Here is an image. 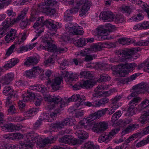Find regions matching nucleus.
<instances>
[{
	"instance_id": "nucleus-41",
	"label": "nucleus",
	"mask_w": 149,
	"mask_h": 149,
	"mask_svg": "<svg viewBox=\"0 0 149 149\" xmlns=\"http://www.w3.org/2000/svg\"><path fill=\"white\" fill-rule=\"evenodd\" d=\"M111 77L107 74H103L100 75V78L98 79L99 82L102 81H109L111 79Z\"/></svg>"
},
{
	"instance_id": "nucleus-14",
	"label": "nucleus",
	"mask_w": 149,
	"mask_h": 149,
	"mask_svg": "<svg viewBox=\"0 0 149 149\" xmlns=\"http://www.w3.org/2000/svg\"><path fill=\"white\" fill-rule=\"evenodd\" d=\"M61 75L62 77L65 78L67 82L75 81L78 77V75L76 74H70L67 71H65L61 72Z\"/></svg>"
},
{
	"instance_id": "nucleus-61",
	"label": "nucleus",
	"mask_w": 149,
	"mask_h": 149,
	"mask_svg": "<svg viewBox=\"0 0 149 149\" xmlns=\"http://www.w3.org/2000/svg\"><path fill=\"white\" fill-rule=\"evenodd\" d=\"M75 111V117L77 118H79L84 115V111L82 110H78Z\"/></svg>"
},
{
	"instance_id": "nucleus-49",
	"label": "nucleus",
	"mask_w": 149,
	"mask_h": 149,
	"mask_svg": "<svg viewBox=\"0 0 149 149\" xmlns=\"http://www.w3.org/2000/svg\"><path fill=\"white\" fill-rule=\"evenodd\" d=\"M80 95L79 94H74L70 97L68 98L67 100L68 102L72 101L76 102L79 99Z\"/></svg>"
},
{
	"instance_id": "nucleus-32",
	"label": "nucleus",
	"mask_w": 149,
	"mask_h": 149,
	"mask_svg": "<svg viewBox=\"0 0 149 149\" xmlns=\"http://www.w3.org/2000/svg\"><path fill=\"white\" fill-rule=\"evenodd\" d=\"M94 82L91 81H84L81 82L80 85L82 88L88 89L91 88L94 86Z\"/></svg>"
},
{
	"instance_id": "nucleus-5",
	"label": "nucleus",
	"mask_w": 149,
	"mask_h": 149,
	"mask_svg": "<svg viewBox=\"0 0 149 149\" xmlns=\"http://www.w3.org/2000/svg\"><path fill=\"white\" fill-rule=\"evenodd\" d=\"M50 102L48 103L46 109L48 110L53 109L54 107V104H57V107L60 109L63 108L65 104V101L62 99L60 97L58 96H52L49 99Z\"/></svg>"
},
{
	"instance_id": "nucleus-45",
	"label": "nucleus",
	"mask_w": 149,
	"mask_h": 149,
	"mask_svg": "<svg viewBox=\"0 0 149 149\" xmlns=\"http://www.w3.org/2000/svg\"><path fill=\"white\" fill-rule=\"evenodd\" d=\"M14 20H10V21L5 20L2 23L3 26L2 28L4 30H5L7 28L9 27L10 26L13 25L15 23H13V21Z\"/></svg>"
},
{
	"instance_id": "nucleus-59",
	"label": "nucleus",
	"mask_w": 149,
	"mask_h": 149,
	"mask_svg": "<svg viewBox=\"0 0 149 149\" xmlns=\"http://www.w3.org/2000/svg\"><path fill=\"white\" fill-rule=\"evenodd\" d=\"M15 48V45H12L7 50L6 56H10L14 51V49Z\"/></svg>"
},
{
	"instance_id": "nucleus-26",
	"label": "nucleus",
	"mask_w": 149,
	"mask_h": 149,
	"mask_svg": "<svg viewBox=\"0 0 149 149\" xmlns=\"http://www.w3.org/2000/svg\"><path fill=\"white\" fill-rule=\"evenodd\" d=\"M28 11L27 8H24L21 12L19 14L17 17L12 22L13 23H17L20 20H22L25 18L26 14Z\"/></svg>"
},
{
	"instance_id": "nucleus-55",
	"label": "nucleus",
	"mask_w": 149,
	"mask_h": 149,
	"mask_svg": "<svg viewBox=\"0 0 149 149\" xmlns=\"http://www.w3.org/2000/svg\"><path fill=\"white\" fill-rule=\"evenodd\" d=\"M122 114L120 111H118V112L115 113L113 115L112 117L111 118V120L112 121L116 120L121 116Z\"/></svg>"
},
{
	"instance_id": "nucleus-8",
	"label": "nucleus",
	"mask_w": 149,
	"mask_h": 149,
	"mask_svg": "<svg viewBox=\"0 0 149 149\" xmlns=\"http://www.w3.org/2000/svg\"><path fill=\"white\" fill-rule=\"evenodd\" d=\"M111 31V30L110 29L104 28L103 26H101L97 28L95 30L92 31V33L95 36L98 35L102 36V38L104 39H108V37L107 35Z\"/></svg>"
},
{
	"instance_id": "nucleus-43",
	"label": "nucleus",
	"mask_w": 149,
	"mask_h": 149,
	"mask_svg": "<svg viewBox=\"0 0 149 149\" xmlns=\"http://www.w3.org/2000/svg\"><path fill=\"white\" fill-rule=\"evenodd\" d=\"M144 18L143 15L141 13L137 14L136 16L134 15L130 18V20L134 22H138L142 20Z\"/></svg>"
},
{
	"instance_id": "nucleus-37",
	"label": "nucleus",
	"mask_w": 149,
	"mask_h": 149,
	"mask_svg": "<svg viewBox=\"0 0 149 149\" xmlns=\"http://www.w3.org/2000/svg\"><path fill=\"white\" fill-rule=\"evenodd\" d=\"M141 100V98L140 97H135L130 101L128 105L133 107H135Z\"/></svg>"
},
{
	"instance_id": "nucleus-25",
	"label": "nucleus",
	"mask_w": 149,
	"mask_h": 149,
	"mask_svg": "<svg viewBox=\"0 0 149 149\" xmlns=\"http://www.w3.org/2000/svg\"><path fill=\"white\" fill-rule=\"evenodd\" d=\"M135 3L137 5H139L144 10V11L147 13V15L148 17H149V6L146 4L145 3L141 0H134Z\"/></svg>"
},
{
	"instance_id": "nucleus-47",
	"label": "nucleus",
	"mask_w": 149,
	"mask_h": 149,
	"mask_svg": "<svg viewBox=\"0 0 149 149\" xmlns=\"http://www.w3.org/2000/svg\"><path fill=\"white\" fill-rule=\"evenodd\" d=\"M115 21L117 23L123 22L125 21L124 16L121 15H117L115 17Z\"/></svg>"
},
{
	"instance_id": "nucleus-20",
	"label": "nucleus",
	"mask_w": 149,
	"mask_h": 149,
	"mask_svg": "<svg viewBox=\"0 0 149 149\" xmlns=\"http://www.w3.org/2000/svg\"><path fill=\"white\" fill-rule=\"evenodd\" d=\"M149 100L148 99H145L138 106L137 110L141 111L145 108V111H149Z\"/></svg>"
},
{
	"instance_id": "nucleus-62",
	"label": "nucleus",
	"mask_w": 149,
	"mask_h": 149,
	"mask_svg": "<svg viewBox=\"0 0 149 149\" xmlns=\"http://www.w3.org/2000/svg\"><path fill=\"white\" fill-rule=\"evenodd\" d=\"M29 24V23L27 19H26L24 21H22L20 24V27L22 29H24Z\"/></svg>"
},
{
	"instance_id": "nucleus-23",
	"label": "nucleus",
	"mask_w": 149,
	"mask_h": 149,
	"mask_svg": "<svg viewBox=\"0 0 149 149\" xmlns=\"http://www.w3.org/2000/svg\"><path fill=\"white\" fill-rule=\"evenodd\" d=\"M139 127L138 124H130L127 128L122 131L123 135L127 134L134 130L137 129Z\"/></svg>"
},
{
	"instance_id": "nucleus-17",
	"label": "nucleus",
	"mask_w": 149,
	"mask_h": 149,
	"mask_svg": "<svg viewBox=\"0 0 149 149\" xmlns=\"http://www.w3.org/2000/svg\"><path fill=\"white\" fill-rule=\"evenodd\" d=\"M136 86L137 88L136 90L140 94L145 92L149 93V83H141Z\"/></svg>"
},
{
	"instance_id": "nucleus-40",
	"label": "nucleus",
	"mask_w": 149,
	"mask_h": 149,
	"mask_svg": "<svg viewBox=\"0 0 149 149\" xmlns=\"http://www.w3.org/2000/svg\"><path fill=\"white\" fill-rule=\"evenodd\" d=\"M129 57H131L130 60L132 58L133 55L137 52L141 51V49L139 47L131 49H127Z\"/></svg>"
},
{
	"instance_id": "nucleus-50",
	"label": "nucleus",
	"mask_w": 149,
	"mask_h": 149,
	"mask_svg": "<svg viewBox=\"0 0 149 149\" xmlns=\"http://www.w3.org/2000/svg\"><path fill=\"white\" fill-rule=\"evenodd\" d=\"M120 130V128H117L112 130L108 133V134L111 140L116 134Z\"/></svg>"
},
{
	"instance_id": "nucleus-44",
	"label": "nucleus",
	"mask_w": 149,
	"mask_h": 149,
	"mask_svg": "<svg viewBox=\"0 0 149 149\" xmlns=\"http://www.w3.org/2000/svg\"><path fill=\"white\" fill-rule=\"evenodd\" d=\"M71 137V136L70 135H65L62 138L59 139V141L60 142H61L66 144H68Z\"/></svg>"
},
{
	"instance_id": "nucleus-9",
	"label": "nucleus",
	"mask_w": 149,
	"mask_h": 149,
	"mask_svg": "<svg viewBox=\"0 0 149 149\" xmlns=\"http://www.w3.org/2000/svg\"><path fill=\"white\" fill-rule=\"evenodd\" d=\"M109 45L113 47L115 46V45L112 43H110L109 44L107 43L102 44L100 43L94 44L90 46L88 49L89 50L90 53L91 52H96L98 51L102 50V49L106 47V45Z\"/></svg>"
},
{
	"instance_id": "nucleus-58",
	"label": "nucleus",
	"mask_w": 149,
	"mask_h": 149,
	"mask_svg": "<svg viewBox=\"0 0 149 149\" xmlns=\"http://www.w3.org/2000/svg\"><path fill=\"white\" fill-rule=\"evenodd\" d=\"M132 120L131 118H125L123 120H120V122L122 125H125L130 123Z\"/></svg>"
},
{
	"instance_id": "nucleus-6",
	"label": "nucleus",
	"mask_w": 149,
	"mask_h": 149,
	"mask_svg": "<svg viewBox=\"0 0 149 149\" xmlns=\"http://www.w3.org/2000/svg\"><path fill=\"white\" fill-rule=\"evenodd\" d=\"M91 126L93 132L97 134H101L108 128V124L104 121L96 123L93 122L91 123Z\"/></svg>"
},
{
	"instance_id": "nucleus-42",
	"label": "nucleus",
	"mask_w": 149,
	"mask_h": 149,
	"mask_svg": "<svg viewBox=\"0 0 149 149\" xmlns=\"http://www.w3.org/2000/svg\"><path fill=\"white\" fill-rule=\"evenodd\" d=\"M31 70L34 77L39 74L42 71V68L39 66L34 67Z\"/></svg>"
},
{
	"instance_id": "nucleus-30",
	"label": "nucleus",
	"mask_w": 149,
	"mask_h": 149,
	"mask_svg": "<svg viewBox=\"0 0 149 149\" xmlns=\"http://www.w3.org/2000/svg\"><path fill=\"white\" fill-rule=\"evenodd\" d=\"M37 44V42H36L35 43L31 44L25 46H24L20 47L18 49V51L19 53H22L24 51H27L31 50L36 46Z\"/></svg>"
},
{
	"instance_id": "nucleus-28",
	"label": "nucleus",
	"mask_w": 149,
	"mask_h": 149,
	"mask_svg": "<svg viewBox=\"0 0 149 149\" xmlns=\"http://www.w3.org/2000/svg\"><path fill=\"white\" fill-rule=\"evenodd\" d=\"M118 67L122 69H126L129 72H131L134 69V64L132 63L120 64L118 65Z\"/></svg>"
},
{
	"instance_id": "nucleus-57",
	"label": "nucleus",
	"mask_w": 149,
	"mask_h": 149,
	"mask_svg": "<svg viewBox=\"0 0 149 149\" xmlns=\"http://www.w3.org/2000/svg\"><path fill=\"white\" fill-rule=\"evenodd\" d=\"M119 107V106L118 105H115L111 107L109 109L108 108V114L111 115Z\"/></svg>"
},
{
	"instance_id": "nucleus-2",
	"label": "nucleus",
	"mask_w": 149,
	"mask_h": 149,
	"mask_svg": "<svg viewBox=\"0 0 149 149\" xmlns=\"http://www.w3.org/2000/svg\"><path fill=\"white\" fill-rule=\"evenodd\" d=\"M57 3V2L56 1H52V0H44L43 3L38 5V9L47 15H53L55 14L56 10L54 9H51L50 7L54 6Z\"/></svg>"
},
{
	"instance_id": "nucleus-33",
	"label": "nucleus",
	"mask_w": 149,
	"mask_h": 149,
	"mask_svg": "<svg viewBox=\"0 0 149 149\" xmlns=\"http://www.w3.org/2000/svg\"><path fill=\"white\" fill-rule=\"evenodd\" d=\"M75 134L79 138L84 140L87 139L88 137V133L82 130H78L75 132Z\"/></svg>"
},
{
	"instance_id": "nucleus-18",
	"label": "nucleus",
	"mask_w": 149,
	"mask_h": 149,
	"mask_svg": "<svg viewBox=\"0 0 149 149\" xmlns=\"http://www.w3.org/2000/svg\"><path fill=\"white\" fill-rule=\"evenodd\" d=\"M134 41H131L130 39H125V45H128L134 43V45L136 46L149 45V40H141L135 43H134Z\"/></svg>"
},
{
	"instance_id": "nucleus-34",
	"label": "nucleus",
	"mask_w": 149,
	"mask_h": 149,
	"mask_svg": "<svg viewBox=\"0 0 149 149\" xmlns=\"http://www.w3.org/2000/svg\"><path fill=\"white\" fill-rule=\"evenodd\" d=\"M111 140L108 133L105 132L103 133L100 136L98 139V141L102 143L105 141H109Z\"/></svg>"
},
{
	"instance_id": "nucleus-7",
	"label": "nucleus",
	"mask_w": 149,
	"mask_h": 149,
	"mask_svg": "<svg viewBox=\"0 0 149 149\" xmlns=\"http://www.w3.org/2000/svg\"><path fill=\"white\" fill-rule=\"evenodd\" d=\"M48 21V19H46L44 21V19L43 17H39L33 26L35 31L37 33H41L44 31L43 27L45 25H47Z\"/></svg>"
},
{
	"instance_id": "nucleus-39",
	"label": "nucleus",
	"mask_w": 149,
	"mask_h": 149,
	"mask_svg": "<svg viewBox=\"0 0 149 149\" xmlns=\"http://www.w3.org/2000/svg\"><path fill=\"white\" fill-rule=\"evenodd\" d=\"M80 75L81 77L84 78L91 79L93 76V72L90 71H82L80 72Z\"/></svg>"
},
{
	"instance_id": "nucleus-36",
	"label": "nucleus",
	"mask_w": 149,
	"mask_h": 149,
	"mask_svg": "<svg viewBox=\"0 0 149 149\" xmlns=\"http://www.w3.org/2000/svg\"><path fill=\"white\" fill-rule=\"evenodd\" d=\"M43 113L41 115V118H39V120H38L34 125V128L36 129L38 127H39L42 124V122L43 120L46 119L47 117V115Z\"/></svg>"
},
{
	"instance_id": "nucleus-31",
	"label": "nucleus",
	"mask_w": 149,
	"mask_h": 149,
	"mask_svg": "<svg viewBox=\"0 0 149 149\" xmlns=\"http://www.w3.org/2000/svg\"><path fill=\"white\" fill-rule=\"evenodd\" d=\"M22 97L24 102H28L34 99L35 97V95L32 92L27 91V93L22 95Z\"/></svg>"
},
{
	"instance_id": "nucleus-56",
	"label": "nucleus",
	"mask_w": 149,
	"mask_h": 149,
	"mask_svg": "<svg viewBox=\"0 0 149 149\" xmlns=\"http://www.w3.org/2000/svg\"><path fill=\"white\" fill-rule=\"evenodd\" d=\"M148 143H149V135L147 136L146 140H142L137 143L136 145V146L138 147H140Z\"/></svg>"
},
{
	"instance_id": "nucleus-51",
	"label": "nucleus",
	"mask_w": 149,
	"mask_h": 149,
	"mask_svg": "<svg viewBox=\"0 0 149 149\" xmlns=\"http://www.w3.org/2000/svg\"><path fill=\"white\" fill-rule=\"evenodd\" d=\"M58 63H60V68L62 70H63L65 69L66 66L68 64V61L66 59H63L61 61H59Z\"/></svg>"
},
{
	"instance_id": "nucleus-12",
	"label": "nucleus",
	"mask_w": 149,
	"mask_h": 149,
	"mask_svg": "<svg viewBox=\"0 0 149 149\" xmlns=\"http://www.w3.org/2000/svg\"><path fill=\"white\" fill-rule=\"evenodd\" d=\"M62 77H56L54 79H53L52 81L51 80H48L47 83L48 84H50V85L53 90H58L60 88L61 82L62 81Z\"/></svg>"
},
{
	"instance_id": "nucleus-22",
	"label": "nucleus",
	"mask_w": 149,
	"mask_h": 149,
	"mask_svg": "<svg viewBox=\"0 0 149 149\" xmlns=\"http://www.w3.org/2000/svg\"><path fill=\"white\" fill-rule=\"evenodd\" d=\"M39 111V109L38 108H31L24 113V116L26 118V119H28L29 117L33 116L38 113Z\"/></svg>"
},
{
	"instance_id": "nucleus-52",
	"label": "nucleus",
	"mask_w": 149,
	"mask_h": 149,
	"mask_svg": "<svg viewBox=\"0 0 149 149\" xmlns=\"http://www.w3.org/2000/svg\"><path fill=\"white\" fill-rule=\"evenodd\" d=\"M79 27L78 26H74L73 30L72 33L75 35H82L83 34V31L82 30L79 29Z\"/></svg>"
},
{
	"instance_id": "nucleus-21",
	"label": "nucleus",
	"mask_w": 149,
	"mask_h": 149,
	"mask_svg": "<svg viewBox=\"0 0 149 149\" xmlns=\"http://www.w3.org/2000/svg\"><path fill=\"white\" fill-rule=\"evenodd\" d=\"M127 49L122 51L116 50L115 53L116 54L120 56V57H123L125 58V61L127 62V61L130 60L131 57H129Z\"/></svg>"
},
{
	"instance_id": "nucleus-16",
	"label": "nucleus",
	"mask_w": 149,
	"mask_h": 149,
	"mask_svg": "<svg viewBox=\"0 0 149 149\" xmlns=\"http://www.w3.org/2000/svg\"><path fill=\"white\" fill-rule=\"evenodd\" d=\"M37 142V143H39L43 145H46L49 143H52L54 142L56 140V138L52 137L49 138H46L43 139L42 138L39 137V136L37 135L36 137Z\"/></svg>"
},
{
	"instance_id": "nucleus-15",
	"label": "nucleus",
	"mask_w": 149,
	"mask_h": 149,
	"mask_svg": "<svg viewBox=\"0 0 149 149\" xmlns=\"http://www.w3.org/2000/svg\"><path fill=\"white\" fill-rule=\"evenodd\" d=\"M83 2L84 4L79 11V15L81 17L85 15L89 10L91 4L90 1L88 0H83Z\"/></svg>"
},
{
	"instance_id": "nucleus-53",
	"label": "nucleus",
	"mask_w": 149,
	"mask_h": 149,
	"mask_svg": "<svg viewBox=\"0 0 149 149\" xmlns=\"http://www.w3.org/2000/svg\"><path fill=\"white\" fill-rule=\"evenodd\" d=\"M26 38V35L25 34H24L22 35L20 38L19 39L18 37H17L16 39L15 42L19 45H20L23 43Z\"/></svg>"
},
{
	"instance_id": "nucleus-46",
	"label": "nucleus",
	"mask_w": 149,
	"mask_h": 149,
	"mask_svg": "<svg viewBox=\"0 0 149 149\" xmlns=\"http://www.w3.org/2000/svg\"><path fill=\"white\" fill-rule=\"evenodd\" d=\"M6 13L9 17L10 20L15 19L16 13L13 11V10H8L6 11Z\"/></svg>"
},
{
	"instance_id": "nucleus-64",
	"label": "nucleus",
	"mask_w": 149,
	"mask_h": 149,
	"mask_svg": "<svg viewBox=\"0 0 149 149\" xmlns=\"http://www.w3.org/2000/svg\"><path fill=\"white\" fill-rule=\"evenodd\" d=\"M8 33L12 36L15 39L18 37L17 31L15 29H11Z\"/></svg>"
},
{
	"instance_id": "nucleus-3",
	"label": "nucleus",
	"mask_w": 149,
	"mask_h": 149,
	"mask_svg": "<svg viewBox=\"0 0 149 149\" xmlns=\"http://www.w3.org/2000/svg\"><path fill=\"white\" fill-rule=\"evenodd\" d=\"M53 40L51 38L45 37L42 38L41 44L38 48L39 50H46L51 52H54V55L56 56V46L52 44Z\"/></svg>"
},
{
	"instance_id": "nucleus-24",
	"label": "nucleus",
	"mask_w": 149,
	"mask_h": 149,
	"mask_svg": "<svg viewBox=\"0 0 149 149\" xmlns=\"http://www.w3.org/2000/svg\"><path fill=\"white\" fill-rule=\"evenodd\" d=\"M14 74L9 73L6 74L2 79V81L3 84H9L14 78Z\"/></svg>"
},
{
	"instance_id": "nucleus-38",
	"label": "nucleus",
	"mask_w": 149,
	"mask_h": 149,
	"mask_svg": "<svg viewBox=\"0 0 149 149\" xmlns=\"http://www.w3.org/2000/svg\"><path fill=\"white\" fill-rule=\"evenodd\" d=\"M125 58L123 57H120V56H117L114 58H111L110 59V61L112 63H119L120 62H126Z\"/></svg>"
},
{
	"instance_id": "nucleus-54",
	"label": "nucleus",
	"mask_w": 149,
	"mask_h": 149,
	"mask_svg": "<svg viewBox=\"0 0 149 149\" xmlns=\"http://www.w3.org/2000/svg\"><path fill=\"white\" fill-rule=\"evenodd\" d=\"M94 146L93 143L88 142L83 145L82 149H91L93 148Z\"/></svg>"
},
{
	"instance_id": "nucleus-13",
	"label": "nucleus",
	"mask_w": 149,
	"mask_h": 149,
	"mask_svg": "<svg viewBox=\"0 0 149 149\" xmlns=\"http://www.w3.org/2000/svg\"><path fill=\"white\" fill-rule=\"evenodd\" d=\"M109 85L106 84H103L100 86H98L95 89V93L93 94L94 97H98L102 95V91L107 90L108 88Z\"/></svg>"
},
{
	"instance_id": "nucleus-11",
	"label": "nucleus",
	"mask_w": 149,
	"mask_h": 149,
	"mask_svg": "<svg viewBox=\"0 0 149 149\" xmlns=\"http://www.w3.org/2000/svg\"><path fill=\"white\" fill-rule=\"evenodd\" d=\"M100 19L104 22H111L114 19V15L110 11H106L102 12L99 16Z\"/></svg>"
},
{
	"instance_id": "nucleus-10",
	"label": "nucleus",
	"mask_w": 149,
	"mask_h": 149,
	"mask_svg": "<svg viewBox=\"0 0 149 149\" xmlns=\"http://www.w3.org/2000/svg\"><path fill=\"white\" fill-rule=\"evenodd\" d=\"M79 3H77L78 6L75 7L74 8L67 10L65 11L64 15V20L65 21L68 22L72 20V15L78 12L79 8Z\"/></svg>"
},
{
	"instance_id": "nucleus-29",
	"label": "nucleus",
	"mask_w": 149,
	"mask_h": 149,
	"mask_svg": "<svg viewBox=\"0 0 149 149\" xmlns=\"http://www.w3.org/2000/svg\"><path fill=\"white\" fill-rule=\"evenodd\" d=\"M149 120V111H144L143 114L141 115L139 118V120L142 124H144L146 123Z\"/></svg>"
},
{
	"instance_id": "nucleus-1",
	"label": "nucleus",
	"mask_w": 149,
	"mask_h": 149,
	"mask_svg": "<svg viewBox=\"0 0 149 149\" xmlns=\"http://www.w3.org/2000/svg\"><path fill=\"white\" fill-rule=\"evenodd\" d=\"M108 111V108H105L102 110H100L90 115V117L83 119V120L80 122V124L84 126V128L86 130H88L90 127L88 124L91 121L95 120L97 118H99L104 116Z\"/></svg>"
},
{
	"instance_id": "nucleus-63",
	"label": "nucleus",
	"mask_w": 149,
	"mask_h": 149,
	"mask_svg": "<svg viewBox=\"0 0 149 149\" xmlns=\"http://www.w3.org/2000/svg\"><path fill=\"white\" fill-rule=\"evenodd\" d=\"M79 140H77L74 138H72L71 136L68 144L71 145H74L79 143Z\"/></svg>"
},
{
	"instance_id": "nucleus-60",
	"label": "nucleus",
	"mask_w": 149,
	"mask_h": 149,
	"mask_svg": "<svg viewBox=\"0 0 149 149\" xmlns=\"http://www.w3.org/2000/svg\"><path fill=\"white\" fill-rule=\"evenodd\" d=\"M134 89V92H132V93L130 95H129L127 97V99L128 100L131 99L132 97L136 96L137 94H140L136 90L137 88L136 86H135V88Z\"/></svg>"
},
{
	"instance_id": "nucleus-48",
	"label": "nucleus",
	"mask_w": 149,
	"mask_h": 149,
	"mask_svg": "<svg viewBox=\"0 0 149 149\" xmlns=\"http://www.w3.org/2000/svg\"><path fill=\"white\" fill-rule=\"evenodd\" d=\"M135 107H133L131 106H129V107L127 110V112L125 114L126 116H132L135 113V111L134 109Z\"/></svg>"
},
{
	"instance_id": "nucleus-19",
	"label": "nucleus",
	"mask_w": 149,
	"mask_h": 149,
	"mask_svg": "<svg viewBox=\"0 0 149 149\" xmlns=\"http://www.w3.org/2000/svg\"><path fill=\"white\" fill-rule=\"evenodd\" d=\"M38 61L39 60L36 57L30 56L26 59L24 64L27 66H33L38 63Z\"/></svg>"
},
{
	"instance_id": "nucleus-35",
	"label": "nucleus",
	"mask_w": 149,
	"mask_h": 149,
	"mask_svg": "<svg viewBox=\"0 0 149 149\" xmlns=\"http://www.w3.org/2000/svg\"><path fill=\"white\" fill-rule=\"evenodd\" d=\"M73 43L77 46L82 47L86 44V42L85 38H80L75 40L73 42Z\"/></svg>"
},
{
	"instance_id": "nucleus-27",
	"label": "nucleus",
	"mask_w": 149,
	"mask_h": 149,
	"mask_svg": "<svg viewBox=\"0 0 149 149\" xmlns=\"http://www.w3.org/2000/svg\"><path fill=\"white\" fill-rule=\"evenodd\" d=\"M3 93L6 96L9 95L10 96H15V95H14V94H15L14 90L12 87L10 86H6L4 87Z\"/></svg>"
},
{
	"instance_id": "nucleus-4",
	"label": "nucleus",
	"mask_w": 149,
	"mask_h": 149,
	"mask_svg": "<svg viewBox=\"0 0 149 149\" xmlns=\"http://www.w3.org/2000/svg\"><path fill=\"white\" fill-rule=\"evenodd\" d=\"M37 134L33 132L28 133L24 138V141L19 142L22 149H32V143L37 142Z\"/></svg>"
}]
</instances>
